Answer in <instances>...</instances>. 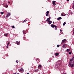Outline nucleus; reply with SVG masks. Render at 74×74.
Listing matches in <instances>:
<instances>
[{
	"label": "nucleus",
	"instance_id": "nucleus-31",
	"mask_svg": "<svg viewBox=\"0 0 74 74\" xmlns=\"http://www.w3.org/2000/svg\"><path fill=\"white\" fill-rule=\"evenodd\" d=\"M57 47H59V45H57Z\"/></svg>",
	"mask_w": 74,
	"mask_h": 74
},
{
	"label": "nucleus",
	"instance_id": "nucleus-9",
	"mask_svg": "<svg viewBox=\"0 0 74 74\" xmlns=\"http://www.w3.org/2000/svg\"><path fill=\"white\" fill-rule=\"evenodd\" d=\"M70 51V49H67L66 50L67 52H69V51Z\"/></svg>",
	"mask_w": 74,
	"mask_h": 74
},
{
	"label": "nucleus",
	"instance_id": "nucleus-34",
	"mask_svg": "<svg viewBox=\"0 0 74 74\" xmlns=\"http://www.w3.org/2000/svg\"><path fill=\"white\" fill-rule=\"evenodd\" d=\"M8 3H10V2L9 1V2H8Z\"/></svg>",
	"mask_w": 74,
	"mask_h": 74
},
{
	"label": "nucleus",
	"instance_id": "nucleus-2",
	"mask_svg": "<svg viewBox=\"0 0 74 74\" xmlns=\"http://www.w3.org/2000/svg\"><path fill=\"white\" fill-rule=\"evenodd\" d=\"M18 71H21L22 73H23V69L21 68L20 69H18Z\"/></svg>",
	"mask_w": 74,
	"mask_h": 74
},
{
	"label": "nucleus",
	"instance_id": "nucleus-33",
	"mask_svg": "<svg viewBox=\"0 0 74 74\" xmlns=\"http://www.w3.org/2000/svg\"><path fill=\"white\" fill-rule=\"evenodd\" d=\"M66 1H70V0H66Z\"/></svg>",
	"mask_w": 74,
	"mask_h": 74
},
{
	"label": "nucleus",
	"instance_id": "nucleus-3",
	"mask_svg": "<svg viewBox=\"0 0 74 74\" xmlns=\"http://www.w3.org/2000/svg\"><path fill=\"white\" fill-rule=\"evenodd\" d=\"M49 21H50V17L49 18H47L46 21V22H49Z\"/></svg>",
	"mask_w": 74,
	"mask_h": 74
},
{
	"label": "nucleus",
	"instance_id": "nucleus-26",
	"mask_svg": "<svg viewBox=\"0 0 74 74\" xmlns=\"http://www.w3.org/2000/svg\"><path fill=\"white\" fill-rule=\"evenodd\" d=\"M16 63H18V60H17V61H16Z\"/></svg>",
	"mask_w": 74,
	"mask_h": 74
},
{
	"label": "nucleus",
	"instance_id": "nucleus-8",
	"mask_svg": "<svg viewBox=\"0 0 74 74\" xmlns=\"http://www.w3.org/2000/svg\"><path fill=\"white\" fill-rule=\"evenodd\" d=\"M19 42H19L18 41L16 42V44H17V45H19L20 44Z\"/></svg>",
	"mask_w": 74,
	"mask_h": 74
},
{
	"label": "nucleus",
	"instance_id": "nucleus-23",
	"mask_svg": "<svg viewBox=\"0 0 74 74\" xmlns=\"http://www.w3.org/2000/svg\"><path fill=\"white\" fill-rule=\"evenodd\" d=\"M5 7L6 8H7V7H8V5H6L5 6Z\"/></svg>",
	"mask_w": 74,
	"mask_h": 74
},
{
	"label": "nucleus",
	"instance_id": "nucleus-12",
	"mask_svg": "<svg viewBox=\"0 0 74 74\" xmlns=\"http://www.w3.org/2000/svg\"><path fill=\"white\" fill-rule=\"evenodd\" d=\"M58 20H60V19H62V17H59L57 18Z\"/></svg>",
	"mask_w": 74,
	"mask_h": 74
},
{
	"label": "nucleus",
	"instance_id": "nucleus-38",
	"mask_svg": "<svg viewBox=\"0 0 74 74\" xmlns=\"http://www.w3.org/2000/svg\"><path fill=\"white\" fill-rule=\"evenodd\" d=\"M24 32V31H23V32Z\"/></svg>",
	"mask_w": 74,
	"mask_h": 74
},
{
	"label": "nucleus",
	"instance_id": "nucleus-29",
	"mask_svg": "<svg viewBox=\"0 0 74 74\" xmlns=\"http://www.w3.org/2000/svg\"><path fill=\"white\" fill-rule=\"evenodd\" d=\"M60 32H62L63 31L62 29H60Z\"/></svg>",
	"mask_w": 74,
	"mask_h": 74
},
{
	"label": "nucleus",
	"instance_id": "nucleus-5",
	"mask_svg": "<svg viewBox=\"0 0 74 74\" xmlns=\"http://www.w3.org/2000/svg\"><path fill=\"white\" fill-rule=\"evenodd\" d=\"M11 14L10 13H8V14L6 16V17H8V16H10V15Z\"/></svg>",
	"mask_w": 74,
	"mask_h": 74
},
{
	"label": "nucleus",
	"instance_id": "nucleus-13",
	"mask_svg": "<svg viewBox=\"0 0 74 74\" xmlns=\"http://www.w3.org/2000/svg\"><path fill=\"white\" fill-rule=\"evenodd\" d=\"M56 56H58V55H59V53H56V54H55Z\"/></svg>",
	"mask_w": 74,
	"mask_h": 74
},
{
	"label": "nucleus",
	"instance_id": "nucleus-40",
	"mask_svg": "<svg viewBox=\"0 0 74 74\" xmlns=\"http://www.w3.org/2000/svg\"><path fill=\"white\" fill-rule=\"evenodd\" d=\"M73 3V4H74V3Z\"/></svg>",
	"mask_w": 74,
	"mask_h": 74
},
{
	"label": "nucleus",
	"instance_id": "nucleus-36",
	"mask_svg": "<svg viewBox=\"0 0 74 74\" xmlns=\"http://www.w3.org/2000/svg\"><path fill=\"white\" fill-rule=\"evenodd\" d=\"M63 74H66V73H64Z\"/></svg>",
	"mask_w": 74,
	"mask_h": 74
},
{
	"label": "nucleus",
	"instance_id": "nucleus-17",
	"mask_svg": "<svg viewBox=\"0 0 74 74\" xmlns=\"http://www.w3.org/2000/svg\"><path fill=\"white\" fill-rule=\"evenodd\" d=\"M4 35L5 36H8V34H5Z\"/></svg>",
	"mask_w": 74,
	"mask_h": 74
},
{
	"label": "nucleus",
	"instance_id": "nucleus-1",
	"mask_svg": "<svg viewBox=\"0 0 74 74\" xmlns=\"http://www.w3.org/2000/svg\"><path fill=\"white\" fill-rule=\"evenodd\" d=\"M70 62L69 63V64L71 67H73L74 66V58L71 59L70 60Z\"/></svg>",
	"mask_w": 74,
	"mask_h": 74
},
{
	"label": "nucleus",
	"instance_id": "nucleus-30",
	"mask_svg": "<svg viewBox=\"0 0 74 74\" xmlns=\"http://www.w3.org/2000/svg\"><path fill=\"white\" fill-rule=\"evenodd\" d=\"M57 27V26L56 25L55 26V28H56Z\"/></svg>",
	"mask_w": 74,
	"mask_h": 74
},
{
	"label": "nucleus",
	"instance_id": "nucleus-37",
	"mask_svg": "<svg viewBox=\"0 0 74 74\" xmlns=\"http://www.w3.org/2000/svg\"><path fill=\"white\" fill-rule=\"evenodd\" d=\"M27 74H29V73H27Z\"/></svg>",
	"mask_w": 74,
	"mask_h": 74
},
{
	"label": "nucleus",
	"instance_id": "nucleus-21",
	"mask_svg": "<svg viewBox=\"0 0 74 74\" xmlns=\"http://www.w3.org/2000/svg\"><path fill=\"white\" fill-rule=\"evenodd\" d=\"M12 28H15V26H12Z\"/></svg>",
	"mask_w": 74,
	"mask_h": 74
},
{
	"label": "nucleus",
	"instance_id": "nucleus-25",
	"mask_svg": "<svg viewBox=\"0 0 74 74\" xmlns=\"http://www.w3.org/2000/svg\"><path fill=\"white\" fill-rule=\"evenodd\" d=\"M9 44H10V42H8L7 45H8Z\"/></svg>",
	"mask_w": 74,
	"mask_h": 74
},
{
	"label": "nucleus",
	"instance_id": "nucleus-14",
	"mask_svg": "<svg viewBox=\"0 0 74 74\" xmlns=\"http://www.w3.org/2000/svg\"><path fill=\"white\" fill-rule=\"evenodd\" d=\"M1 15H3V14H4V12H1Z\"/></svg>",
	"mask_w": 74,
	"mask_h": 74
},
{
	"label": "nucleus",
	"instance_id": "nucleus-18",
	"mask_svg": "<svg viewBox=\"0 0 74 74\" xmlns=\"http://www.w3.org/2000/svg\"><path fill=\"white\" fill-rule=\"evenodd\" d=\"M38 67H41V65H39L38 66Z\"/></svg>",
	"mask_w": 74,
	"mask_h": 74
},
{
	"label": "nucleus",
	"instance_id": "nucleus-22",
	"mask_svg": "<svg viewBox=\"0 0 74 74\" xmlns=\"http://www.w3.org/2000/svg\"><path fill=\"white\" fill-rule=\"evenodd\" d=\"M49 16V15L48 14H47L46 16Z\"/></svg>",
	"mask_w": 74,
	"mask_h": 74
},
{
	"label": "nucleus",
	"instance_id": "nucleus-19",
	"mask_svg": "<svg viewBox=\"0 0 74 74\" xmlns=\"http://www.w3.org/2000/svg\"><path fill=\"white\" fill-rule=\"evenodd\" d=\"M66 24V22H64L63 24V26H64V25H65V24Z\"/></svg>",
	"mask_w": 74,
	"mask_h": 74
},
{
	"label": "nucleus",
	"instance_id": "nucleus-11",
	"mask_svg": "<svg viewBox=\"0 0 74 74\" xmlns=\"http://www.w3.org/2000/svg\"><path fill=\"white\" fill-rule=\"evenodd\" d=\"M48 22L49 25H51V23H52V21H49Z\"/></svg>",
	"mask_w": 74,
	"mask_h": 74
},
{
	"label": "nucleus",
	"instance_id": "nucleus-41",
	"mask_svg": "<svg viewBox=\"0 0 74 74\" xmlns=\"http://www.w3.org/2000/svg\"><path fill=\"white\" fill-rule=\"evenodd\" d=\"M24 34V33H23Z\"/></svg>",
	"mask_w": 74,
	"mask_h": 74
},
{
	"label": "nucleus",
	"instance_id": "nucleus-35",
	"mask_svg": "<svg viewBox=\"0 0 74 74\" xmlns=\"http://www.w3.org/2000/svg\"><path fill=\"white\" fill-rule=\"evenodd\" d=\"M53 23H55V22H53Z\"/></svg>",
	"mask_w": 74,
	"mask_h": 74
},
{
	"label": "nucleus",
	"instance_id": "nucleus-10",
	"mask_svg": "<svg viewBox=\"0 0 74 74\" xmlns=\"http://www.w3.org/2000/svg\"><path fill=\"white\" fill-rule=\"evenodd\" d=\"M51 27H52L53 28V27H55V25L53 24H51Z\"/></svg>",
	"mask_w": 74,
	"mask_h": 74
},
{
	"label": "nucleus",
	"instance_id": "nucleus-20",
	"mask_svg": "<svg viewBox=\"0 0 74 74\" xmlns=\"http://www.w3.org/2000/svg\"><path fill=\"white\" fill-rule=\"evenodd\" d=\"M69 55H71V52H70L69 53Z\"/></svg>",
	"mask_w": 74,
	"mask_h": 74
},
{
	"label": "nucleus",
	"instance_id": "nucleus-4",
	"mask_svg": "<svg viewBox=\"0 0 74 74\" xmlns=\"http://www.w3.org/2000/svg\"><path fill=\"white\" fill-rule=\"evenodd\" d=\"M55 2H56V1H53V4L54 5H56V3H55Z\"/></svg>",
	"mask_w": 74,
	"mask_h": 74
},
{
	"label": "nucleus",
	"instance_id": "nucleus-32",
	"mask_svg": "<svg viewBox=\"0 0 74 74\" xmlns=\"http://www.w3.org/2000/svg\"><path fill=\"white\" fill-rule=\"evenodd\" d=\"M55 29L56 30H57V28H55Z\"/></svg>",
	"mask_w": 74,
	"mask_h": 74
},
{
	"label": "nucleus",
	"instance_id": "nucleus-28",
	"mask_svg": "<svg viewBox=\"0 0 74 74\" xmlns=\"http://www.w3.org/2000/svg\"><path fill=\"white\" fill-rule=\"evenodd\" d=\"M61 15H62V16H65V15H63V14H62V13L61 14Z\"/></svg>",
	"mask_w": 74,
	"mask_h": 74
},
{
	"label": "nucleus",
	"instance_id": "nucleus-24",
	"mask_svg": "<svg viewBox=\"0 0 74 74\" xmlns=\"http://www.w3.org/2000/svg\"><path fill=\"white\" fill-rule=\"evenodd\" d=\"M6 47H7V48H8V45H7Z\"/></svg>",
	"mask_w": 74,
	"mask_h": 74
},
{
	"label": "nucleus",
	"instance_id": "nucleus-6",
	"mask_svg": "<svg viewBox=\"0 0 74 74\" xmlns=\"http://www.w3.org/2000/svg\"><path fill=\"white\" fill-rule=\"evenodd\" d=\"M66 41V39H64V40H62V43H64V42H65Z\"/></svg>",
	"mask_w": 74,
	"mask_h": 74
},
{
	"label": "nucleus",
	"instance_id": "nucleus-27",
	"mask_svg": "<svg viewBox=\"0 0 74 74\" xmlns=\"http://www.w3.org/2000/svg\"><path fill=\"white\" fill-rule=\"evenodd\" d=\"M72 8H74V5L73 6H72Z\"/></svg>",
	"mask_w": 74,
	"mask_h": 74
},
{
	"label": "nucleus",
	"instance_id": "nucleus-15",
	"mask_svg": "<svg viewBox=\"0 0 74 74\" xmlns=\"http://www.w3.org/2000/svg\"><path fill=\"white\" fill-rule=\"evenodd\" d=\"M26 21H27L26 20H24L23 21V23H24V22H26Z\"/></svg>",
	"mask_w": 74,
	"mask_h": 74
},
{
	"label": "nucleus",
	"instance_id": "nucleus-7",
	"mask_svg": "<svg viewBox=\"0 0 74 74\" xmlns=\"http://www.w3.org/2000/svg\"><path fill=\"white\" fill-rule=\"evenodd\" d=\"M66 44L62 46L63 48H66Z\"/></svg>",
	"mask_w": 74,
	"mask_h": 74
},
{
	"label": "nucleus",
	"instance_id": "nucleus-16",
	"mask_svg": "<svg viewBox=\"0 0 74 74\" xmlns=\"http://www.w3.org/2000/svg\"><path fill=\"white\" fill-rule=\"evenodd\" d=\"M49 13V11H47L46 12V14H48Z\"/></svg>",
	"mask_w": 74,
	"mask_h": 74
},
{
	"label": "nucleus",
	"instance_id": "nucleus-39",
	"mask_svg": "<svg viewBox=\"0 0 74 74\" xmlns=\"http://www.w3.org/2000/svg\"><path fill=\"white\" fill-rule=\"evenodd\" d=\"M65 15H66V14H65Z\"/></svg>",
	"mask_w": 74,
	"mask_h": 74
}]
</instances>
